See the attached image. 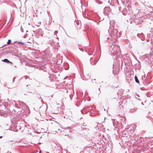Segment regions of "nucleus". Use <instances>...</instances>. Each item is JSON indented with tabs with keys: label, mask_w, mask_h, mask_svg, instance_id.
I'll use <instances>...</instances> for the list:
<instances>
[{
	"label": "nucleus",
	"mask_w": 153,
	"mask_h": 153,
	"mask_svg": "<svg viewBox=\"0 0 153 153\" xmlns=\"http://www.w3.org/2000/svg\"><path fill=\"white\" fill-rule=\"evenodd\" d=\"M115 22L114 20H112L110 22V26L108 31L109 33V35L111 36V39H115L116 38L120 37V32L118 31V30L116 29H115L114 27L112 25V24Z\"/></svg>",
	"instance_id": "1"
},
{
	"label": "nucleus",
	"mask_w": 153,
	"mask_h": 153,
	"mask_svg": "<svg viewBox=\"0 0 153 153\" xmlns=\"http://www.w3.org/2000/svg\"><path fill=\"white\" fill-rule=\"evenodd\" d=\"M2 103H0V116L5 117H7L9 114L8 112L6 111V105Z\"/></svg>",
	"instance_id": "2"
},
{
	"label": "nucleus",
	"mask_w": 153,
	"mask_h": 153,
	"mask_svg": "<svg viewBox=\"0 0 153 153\" xmlns=\"http://www.w3.org/2000/svg\"><path fill=\"white\" fill-rule=\"evenodd\" d=\"M25 127V125L23 123H20L19 125L16 126V127L18 129L21 130L22 131L23 130Z\"/></svg>",
	"instance_id": "3"
},
{
	"label": "nucleus",
	"mask_w": 153,
	"mask_h": 153,
	"mask_svg": "<svg viewBox=\"0 0 153 153\" xmlns=\"http://www.w3.org/2000/svg\"><path fill=\"white\" fill-rule=\"evenodd\" d=\"M2 61L6 63L7 64H9L11 66H12L13 65V63L11 62H10L7 59H5L1 60Z\"/></svg>",
	"instance_id": "4"
},
{
	"label": "nucleus",
	"mask_w": 153,
	"mask_h": 153,
	"mask_svg": "<svg viewBox=\"0 0 153 153\" xmlns=\"http://www.w3.org/2000/svg\"><path fill=\"white\" fill-rule=\"evenodd\" d=\"M104 19V18H103L102 19H101L100 17L98 15H95L94 17V21H95V20H99V21L100 22L103 20Z\"/></svg>",
	"instance_id": "5"
},
{
	"label": "nucleus",
	"mask_w": 153,
	"mask_h": 153,
	"mask_svg": "<svg viewBox=\"0 0 153 153\" xmlns=\"http://www.w3.org/2000/svg\"><path fill=\"white\" fill-rule=\"evenodd\" d=\"M150 54H146L143 56L144 60L147 62H148L149 60V57L150 56Z\"/></svg>",
	"instance_id": "6"
},
{
	"label": "nucleus",
	"mask_w": 153,
	"mask_h": 153,
	"mask_svg": "<svg viewBox=\"0 0 153 153\" xmlns=\"http://www.w3.org/2000/svg\"><path fill=\"white\" fill-rule=\"evenodd\" d=\"M111 9L110 7H105L104 9L103 13L104 14H106L107 12H108L109 11H110Z\"/></svg>",
	"instance_id": "7"
},
{
	"label": "nucleus",
	"mask_w": 153,
	"mask_h": 153,
	"mask_svg": "<svg viewBox=\"0 0 153 153\" xmlns=\"http://www.w3.org/2000/svg\"><path fill=\"white\" fill-rule=\"evenodd\" d=\"M92 109V106L91 105L86 106L83 108V110L85 109L88 112H89Z\"/></svg>",
	"instance_id": "8"
},
{
	"label": "nucleus",
	"mask_w": 153,
	"mask_h": 153,
	"mask_svg": "<svg viewBox=\"0 0 153 153\" xmlns=\"http://www.w3.org/2000/svg\"><path fill=\"white\" fill-rule=\"evenodd\" d=\"M53 77V75L52 74H50L49 75L48 78H49V80H50V81H54V79L53 80L52 79V78Z\"/></svg>",
	"instance_id": "9"
},
{
	"label": "nucleus",
	"mask_w": 153,
	"mask_h": 153,
	"mask_svg": "<svg viewBox=\"0 0 153 153\" xmlns=\"http://www.w3.org/2000/svg\"><path fill=\"white\" fill-rule=\"evenodd\" d=\"M11 40L10 39H9L8 40V41L7 42V44H8H8H15V42H16L15 41L13 43H11Z\"/></svg>",
	"instance_id": "10"
},
{
	"label": "nucleus",
	"mask_w": 153,
	"mask_h": 153,
	"mask_svg": "<svg viewBox=\"0 0 153 153\" xmlns=\"http://www.w3.org/2000/svg\"><path fill=\"white\" fill-rule=\"evenodd\" d=\"M134 79L135 80V82L137 83H139L140 81L139 79H138L137 77L136 76H134Z\"/></svg>",
	"instance_id": "11"
},
{
	"label": "nucleus",
	"mask_w": 153,
	"mask_h": 153,
	"mask_svg": "<svg viewBox=\"0 0 153 153\" xmlns=\"http://www.w3.org/2000/svg\"><path fill=\"white\" fill-rule=\"evenodd\" d=\"M100 57L98 58H97L96 59H95V62L93 64V65H96L98 60L100 58ZM91 63L92 65H93V64H92L91 62Z\"/></svg>",
	"instance_id": "12"
},
{
	"label": "nucleus",
	"mask_w": 153,
	"mask_h": 153,
	"mask_svg": "<svg viewBox=\"0 0 153 153\" xmlns=\"http://www.w3.org/2000/svg\"><path fill=\"white\" fill-rule=\"evenodd\" d=\"M16 42L18 44H19L22 45H25V43L21 42H19V41H17V42Z\"/></svg>",
	"instance_id": "13"
},
{
	"label": "nucleus",
	"mask_w": 153,
	"mask_h": 153,
	"mask_svg": "<svg viewBox=\"0 0 153 153\" xmlns=\"http://www.w3.org/2000/svg\"><path fill=\"white\" fill-rule=\"evenodd\" d=\"M18 102L20 103V104L24 106H27V105L25 104L22 101H18Z\"/></svg>",
	"instance_id": "14"
},
{
	"label": "nucleus",
	"mask_w": 153,
	"mask_h": 153,
	"mask_svg": "<svg viewBox=\"0 0 153 153\" xmlns=\"http://www.w3.org/2000/svg\"><path fill=\"white\" fill-rule=\"evenodd\" d=\"M81 112L83 114H85L87 113V111L86 109L83 110V109L82 110H81Z\"/></svg>",
	"instance_id": "15"
},
{
	"label": "nucleus",
	"mask_w": 153,
	"mask_h": 153,
	"mask_svg": "<svg viewBox=\"0 0 153 153\" xmlns=\"http://www.w3.org/2000/svg\"><path fill=\"white\" fill-rule=\"evenodd\" d=\"M149 60H150V61L153 60V56H152L151 54L150 56L149 57Z\"/></svg>",
	"instance_id": "16"
},
{
	"label": "nucleus",
	"mask_w": 153,
	"mask_h": 153,
	"mask_svg": "<svg viewBox=\"0 0 153 153\" xmlns=\"http://www.w3.org/2000/svg\"><path fill=\"white\" fill-rule=\"evenodd\" d=\"M136 109H131L130 110V112L131 113H133V112H136Z\"/></svg>",
	"instance_id": "17"
},
{
	"label": "nucleus",
	"mask_w": 153,
	"mask_h": 153,
	"mask_svg": "<svg viewBox=\"0 0 153 153\" xmlns=\"http://www.w3.org/2000/svg\"><path fill=\"white\" fill-rule=\"evenodd\" d=\"M122 121L121 122V123L122 125H123H123L124 124V121H125V120L124 119H122Z\"/></svg>",
	"instance_id": "18"
},
{
	"label": "nucleus",
	"mask_w": 153,
	"mask_h": 153,
	"mask_svg": "<svg viewBox=\"0 0 153 153\" xmlns=\"http://www.w3.org/2000/svg\"><path fill=\"white\" fill-rule=\"evenodd\" d=\"M25 110L24 109H22L21 110H20V112H21V113H23L25 111Z\"/></svg>",
	"instance_id": "19"
},
{
	"label": "nucleus",
	"mask_w": 153,
	"mask_h": 153,
	"mask_svg": "<svg viewBox=\"0 0 153 153\" xmlns=\"http://www.w3.org/2000/svg\"><path fill=\"white\" fill-rule=\"evenodd\" d=\"M17 114L19 115L21 113L20 112V111H18L17 113Z\"/></svg>",
	"instance_id": "20"
},
{
	"label": "nucleus",
	"mask_w": 153,
	"mask_h": 153,
	"mask_svg": "<svg viewBox=\"0 0 153 153\" xmlns=\"http://www.w3.org/2000/svg\"><path fill=\"white\" fill-rule=\"evenodd\" d=\"M87 52V53H88V54L89 55H91L93 54V53H90V52Z\"/></svg>",
	"instance_id": "21"
},
{
	"label": "nucleus",
	"mask_w": 153,
	"mask_h": 153,
	"mask_svg": "<svg viewBox=\"0 0 153 153\" xmlns=\"http://www.w3.org/2000/svg\"><path fill=\"white\" fill-rule=\"evenodd\" d=\"M111 2H110V5H111L112 6H114V4H112L111 3L112 2L111 1Z\"/></svg>",
	"instance_id": "22"
},
{
	"label": "nucleus",
	"mask_w": 153,
	"mask_h": 153,
	"mask_svg": "<svg viewBox=\"0 0 153 153\" xmlns=\"http://www.w3.org/2000/svg\"><path fill=\"white\" fill-rule=\"evenodd\" d=\"M68 137H69L71 139H73V137L72 136V135L68 136Z\"/></svg>",
	"instance_id": "23"
},
{
	"label": "nucleus",
	"mask_w": 153,
	"mask_h": 153,
	"mask_svg": "<svg viewBox=\"0 0 153 153\" xmlns=\"http://www.w3.org/2000/svg\"><path fill=\"white\" fill-rule=\"evenodd\" d=\"M140 34H137V36L138 37V38H139L140 39H141V38L139 36H140Z\"/></svg>",
	"instance_id": "24"
},
{
	"label": "nucleus",
	"mask_w": 153,
	"mask_h": 153,
	"mask_svg": "<svg viewBox=\"0 0 153 153\" xmlns=\"http://www.w3.org/2000/svg\"><path fill=\"white\" fill-rule=\"evenodd\" d=\"M21 31L22 32H23V29L22 28V27H21Z\"/></svg>",
	"instance_id": "25"
},
{
	"label": "nucleus",
	"mask_w": 153,
	"mask_h": 153,
	"mask_svg": "<svg viewBox=\"0 0 153 153\" xmlns=\"http://www.w3.org/2000/svg\"><path fill=\"white\" fill-rule=\"evenodd\" d=\"M15 77H13V83L14 81V80H15Z\"/></svg>",
	"instance_id": "26"
},
{
	"label": "nucleus",
	"mask_w": 153,
	"mask_h": 153,
	"mask_svg": "<svg viewBox=\"0 0 153 153\" xmlns=\"http://www.w3.org/2000/svg\"><path fill=\"white\" fill-rule=\"evenodd\" d=\"M24 78L25 79H27L26 76H24V77L22 78V79Z\"/></svg>",
	"instance_id": "27"
},
{
	"label": "nucleus",
	"mask_w": 153,
	"mask_h": 153,
	"mask_svg": "<svg viewBox=\"0 0 153 153\" xmlns=\"http://www.w3.org/2000/svg\"><path fill=\"white\" fill-rule=\"evenodd\" d=\"M90 78V77L89 76H88V78L87 79V80L88 79H89Z\"/></svg>",
	"instance_id": "28"
},
{
	"label": "nucleus",
	"mask_w": 153,
	"mask_h": 153,
	"mask_svg": "<svg viewBox=\"0 0 153 153\" xmlns=\"http://www.w3.org/2000/svg\"><path fill=\"white\" fill-rule=\"evenodd\" d=\"M68 96H69V97H70V99H71V100H72V98H71V96H70V94H69Z\"/></svg>",
	"instance_id": "29"
},
{
	"label": "nucleus",
	"mask_w": 153,
	"mask_h": 153,
	"mask_svg": "<svg viewBox=\"0 0 153 153\" xmlns=\"http://www.w3.org/2000/svg\"><path fill=\"white\" fill-rule=\"evenodd\" d=\"M144 88H143H143H140V89L141 90H144Z\"/></svg>",
	"instance_id": "30"
},
{
	"label": "nucleus",
	"mask_w": 153,
	"mask_h": 153,
	"mask_svg": "<svg viewBox=\"0 0 153 153\" xmlns=\"http://www.w3.org/2000/svg\"><path fill=\"white\" fill-rule=\"evenodd\" d=\"M57 31H55L54 32V33H55V34H56V33H57Z\"/></svg>",
	"instance_id": "31"
},
{
	"label": "nucleus",
	"mask_w": 153,
	"mask_h": 153,
	"mask_svg": "<svg viewBox=\"0 0 153 153\" xmlns=\"http://www.w3.org/2000/svg\"><path fill=\"white\" fill-rule=\"evenodd\" d=\"M39 99H41V101H42V102H43V100H42V99L41 98V97H39Z\"/></svg>",
	"instance_id": "32"
},
{
	"label": "nucleus",
	"mask_w": 153,
	"mask_h": 153,
	"mask_svg": "<svg viewBox=\"0 0 153 153\" xmlns=\"http://www.w3.org/2000/svg\"><path fill=\"white\" fill-rule=\"evenodd\" d=\"M79 49L80 51H83V49H81V48H79Z\"/></svg>",
	"instance_id": "33"
},
{
	"label": "nucleus",
	"mask_w": 153,
	"mask_h": 153,
	"mask_svg": "<svg viewBox=\"0 0 153 153\" xmlns=\"http://www.w3.org/2000/svg\"><path fill=\"white\" fill-rule=\"evenodd\" d=\"M21 108H19L18 110V111H20V110H21Z\"/></svg>",
	"instance_id": "34"
},
{
	"label": "nucleus",
	"mask_w": 153,
	"mask_h": 153,
	"mask_svg": "<svg viewBox=\"0 0 153 153\" xmlns=\"http://www.w3.org/2000/svg\"><path fill=\"white\" fill-rule=\"evenodd\" d=\"M89 52H90V51H91V49H89Z\"/></svg>",
	"instance_id": "35"
},
{
	"label": "nucleus",
	"mask_w": 153,
	"mask_h": 153,
	"mask_svg": "<svg viewBox=\"0 0 153 153\" xmlns=\"http://www.w3.org/2000/svg\"><path fill=\"white\" fill-rule=\"evenodd\" d=\"M110 0H109L108 1V2L109 3H110Z\"/></svg>",
	"instance_id": "36"
},
{
	"label": "nucleus",
	"mask_w": 153,
	"mask_h": 153,
	"mask_svg": "<svg viewBox=\"0 0 153 153\" xmlns=\"http://www.w3.org/2000/svg\"><path fill=\"white\" fill-rule=\"evenodd\" d=\"M141 104L142 105H144V103L143 102H141Z\"/></svg>",
	"instance_id": "37"
},
{
	"label": "nucleus",
	"mask_w": 153,
	"mask_h": 153,
	"mask_svg": "<svg viewBox=\"0 0 153 153\" xmlns=\"http://www.w3.org/2000/svg\"><path fill=\"white\" fill-rule=\"evenodd\" d=\"M113 125L114 126V123L113 122Z\"/></svg>",
	"instance_id": "38"
},
{
	"label": "nucleus",
	"mask_w": 153,
	"mask_h": 153,
	"mask_svg": "<svg viewBox=\"0 0 153 153\" xmlns=\"http://www.w3.org/2000/svg\"><path fill=\"white\" fill-rule=\"evenodd\" d=\"M8 88H12V87H8Z\"/></svg>",
	"instance_id": "39"
},
{
	"label": "nucleus",
	"mask_w": 153,
	"mask_h": 153,
	"mask_svg": "<svg viewBox=\"0 0 153 153\" xmlns=\"http://www.w3.org/2000/svg\"><path fill=\"white\" fill-rule=\"evenodd\" d=\"M13 46H14V47H15L14 45H12V47H13Z\"/></svg>",
	"instance_id": "40"
},
{
	"label": "nucleus",
	"mask_w": 153,
	"mask_h": 153,
	"mask_svg": "<svg viewBox=\"0 0 153 153\" xmlns=\"http://www.w3.org/2000/svg\"><path fill=\"white\" fill-rule=\"evenodd\" d=\"M2 137V136H0V138H1Z\"/></svg>",
	"instance_id": "41"
},
{
	"label": "nucleus",
	"mask_w": 153,
	"mask_h": 153,
	"mask_svg": "<svg viewBox=\"0 0 153 153\" xmlns=\"http://www.w3.org/2000/svg\"><path fill=\"white\" fill-rule=\"evenodd\" d=\"M137 99H138V100H140V99H138V98H137Z\"/></svg>",
	"instance_id": "42"
},
{
	"label": "nucleus",
	"mask_w": 153,
	"mask_h": 153,
	"mask_svg": "<svg viewBox=\"0 0 153 153\" xmlns=\"http://www.w3.org/2000/svg\"><path fill=\"white\" fill-rule=\"evenodd\" d=\"M60 61H61V63H62V60H61Z\"/></svg>",
	"instance_id": "43"
},
{
	"label": "nucleus",
	"mask_w": 153,
	"mask_h": 153,
	"mask_svg": "<svg viewBox=\"0 0 153 153\" xmlns=\"http://www.w3.org/2000/svg\"><path fill=\"white\" fill-rule=\"evenodd\" d=\"M137 97H139V95H138V94Z\"/></svg>",
	"instance_id": "44"
},
{
	"label": "nucleus",
	"mask_w": 153,
	"mask_h": 153,
	"mask_svg": "<svg viewBox=\"0 0 153 153\" xmlns=\"http://www.w3.org/2000/svg\"><path fill=\"white\" fill-rule=\"evenodd\" d=\"M120 7H119V10H120Z\"/></svg>",
	"instance_id": "45"
},
{
	"label": "nucleus",
	"mask_w": 153,
	"mask_h": 153,
	"mask_svg": "<svg viewBox=\"0 0 153 153\" xmlns=\"http://www.w3.org/2000/svg\"><path fill=\"white\" fill-rule=\"evenodd\" d=\"M121 1H122V2H123V1H122V0H121Z\"/></svg>",
	"instance_id": "46"
},
{
	"label": "nucleus",
	"mask_w": 153,
	"mask_h": 153,
	"mask_svg": "<svg viewBox=\"0 0 153 153\" xmlns=\"http://www.w3.org/2000/svg\"><path fill=\"white\" fill-rule=\"evenodd\" d=\"M9 107H10V105H9Z\"/></svg>",
	"instance_id": "47"
},
{
	"label": "nucleus",
	"mask_w": 153,
	"mask_h": 153,
	"mask_svg": "<svg viewBox=\"0 0 153 153\" xmlns=\"http://www.w3.org/2000/svg\"><path fill=\"white\" fill-rule=\"evenodd\" d=\"M103 18H100V19H102Z\"/></svg>",
	"instance_id": "48"
},
{
	"label": "nucleus",
	"mask_w": 153,
	"mask_h": 153,
	"mask_svg": "<svg viewBox=\"0 0 153 153\" xmlns=\"http://www.w3.org/2000/svg\"><path fill=\"white\" fill-rule=\"evenodd\" d=\"M42 138V136L40 137V138Z\"/></svg>",
	"instance_id": "49"
},
{
	"label": "nucleus",
	"mask_w": 153,
	"mask_h": 153,
	"mask_svg": "<svg viewBox=\"0 0 153 153\" xmlns=\"http://www.w3.org/2000/svg\"><path fill=\"white\" fill-rule=\"evenodd\" d=\"M94 55H95V54H94L93 55V56H94Z\"/></svg>",
	"instance_id": "50"
},
{
	"label": "nucleus",
	"mask_w": 153,
	"mask_h": 153,
	"mask_svg": "<svg viewBox=\"0 0 153 153\" xmlns=\"http://www.w3.org/2000/svg\"><path fill=\"white\" fill-rule=\"evenodd\" d=\"M100 88H99V90L100 91Z\"/></svg>",
	"instance_id": "51"
},
{
	"label": "nucleus",
	"mask_w": 153,
	"mask_h": 153,
	"mask_svg": "<svg viewBox=\"0 0 153 153\" xmlns=\"http://www.w3.org/2000/svg\"><path fill=\"white\" fill-rule=\"evenodd\" d=\"M80 3H81V4H82V3H81V1H80Z\"/></svg>",
	"instance_id": "52"
},
{
	"label": "nucleus",
	"mask_w": 153,
	"mask_h": 153,
	"mask_svg": "<svg viewBox=\"0 0 153 153\" xmlns=\"http://www.w3.org/2000/svg\"><path fill=\"white\" fill-rule=\"evenodd\" d=\"M108 39H110V38H109V37H108Z\"/></svg>",
	"instance_id": "53"
},
{
	"label": "nucleus",
	"mask_w": 153,
	"mask_h": 153,
	"mask_svg": "<svg viewBox=\"0 0 153 153\" xmlns=\"http://www.w3.org/2000/svg\"><path fill=\"white\" fill-rule=\"evenodd\" d=\"M65 78H65L64 79H65Z\"/></svg>",
	"instance_id": "54"
},
{
	"label": "nucleus",
	"mask_w": 153,
	"mask_h": 153,
	"mask_svg": "<svg viewBox=\"0 0 153 153\" xmlns=\"http://www.w3.org/2000/svg\"><path fill=\"white\" fill-rule=\"evenodd\" d=\"M14 67H16V66H14Z\"/></svg>",
	"instance_id": "55"
},
{
	"label": "nucleus",
	"mask_w": 153,
	"mask_h": 153,
	"mask_svg": "<svg viewBox=\"0 0 153 153\" xmlns=\"http://www.w3.org/2000/svg\"><path fill=\"white\" fill-rule=\"evenodd\" d=\"M104 110L105 111V110L104 109Z\"/></svg>",
	"instance_id": "56"
},
{
	"label": "nucleus",
	"mask_w": 153,
	"mask_h": 153,
	"mask_svg": "<svg viewBox=\"0 0 153 153\" xmlns=\"http://www.w3.org/2000/svg\"><path fill=\"white\" fill-rule=\"evenodd\" d=\"M127 7L128 8V6H127Z\"/></svg>",
	"instance_id": "57"
}]
</instances>
